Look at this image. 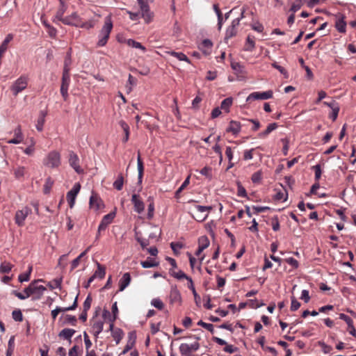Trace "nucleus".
Here are the masks:
<instances>
[{
    "instance_id": "48",
    "label": "nucleus",
    "mask_w": 356,
    "mask_h": 356,
    "mask_svg": "<svg viewBox=\"0 0 356 356\" xmlns=\"http://www.w3.org/2000/svg\"><path fill=\"white\" fill-rule=\"evenodd\" d=\"M254 40L253 38H251L250 35L247 38L245 50L247 51H252L254 48Z\"/></svg>"
},
{
    "instance_id": "61",
    "label": "nucleus",
    "mask_w": 356,
    "mask_h": 356,
    "mask_svg": "<svg viewBox=\"0 0 356 356\" xmlns=\"http://www.w3.org/2000/svg\"><path fill=\"white\" fill-rule=\"evenodd\" d=\"M78 296L74 299V303L72 306L67 307H60V312L74 310L78 306Z\"/></svg>"
},
{
    "instance_id": "33",
    "label": "nucleus",
    "mask_w": 356,
    "mask_h": 356,
    "mask_svg": "<svg viewBox=\"0 0 356 356\" xmlns=\"http://www.w3.org/2000/svg\"><path fill=\"white\" fill-rule=\"evenodd\" d=\"M32 270H33V266H29L28 270L26 273H22L19 275V277H18L19 281L20 282L29 281L30 280V276H31Z\"/></svg>"
},
{
    "instance_id": "57",
    "label": "nucleus",
    "mask_w": 356,
    "mask_h": 356,
    "mask_svg": "<svg viewBox=\"0 0 356 356\" xmlns=\"http://www.w3.org/2000/svg\"><path fill=\"white\" fill-rule=\"evenodd\" d=\"M237 195L239 197H247L246 190L239 182L237 184Z\"/></svg>"
},
{
    "instance_id": "59",
    "label": "nucleus",
    "mask_w": 356,
    "mask_h": 356,
    "mask_svg": "<svg viewBox=\"0 0 356 356\" xmlns=\"http://www.w3.org/2000/svg\"><path fill=\"white\" fill-rule=\"evenodd\" d=\"M197 325L202 326V327H204L205 329H207L211 333H213V332H214L213 325L212 324H211V323H207L205 322H203L202 321H200L197 323Z\"/></svg>"
},
{
    "instance_id": "4",
    "label": "nucleus",
    "mask_w": 356,
    "mask_h": 356,
    "mask_svg": "<svg viewBox=\"0 0 356 356\" xmlns=\"http://www.w3.org/2000/svg\"><path fill=\"white\" fill-rule=\"evenodd\" d=\"M147 1L148 0H137L140 6L141 17L147 24L149 23L153 17V13L150 12Z\"/></svg>"
},
{
    "instance_id": "21",
    "label": "nucleus",
    "mask_w": 356,
    "mask_h": 356,
    "mask_svg": "<svg viewBox=\"0 0 356 356\" xmlns=\"http://www.w3.org/2000/svg\"><path fill=\"white\" fill-rule=\"evenodd\" d=\"M170 303L174 304L181 302V294L176 287L171 289L169 296Z\"/></svg>"
},
{
    "instance_id": "42",
    "label": "nucleus",
    "mask_w": 356,
    "mask_h": 356,
    "mask_svg": "<svg viewBox=\"0 0 356 356\" xmlns=\"http://www.w3.org/2000/svg\"><path fill=\"white\" fill-rule=\"evenodd\" d=\"M64 317V323L65 324H70L72 325L75 326L76 325L77 319L76 316L67 314L63 316Z\"/></svg>"
},
{
    "instance_id": "44",
    "label": "nucleus",
    "mask_w": 356,
    "mask_h": 356,
    "mask_svg": "<svg viewBox=\"0 0 356 356\" xmlns=\"http://www.w3.org/2000/svg\"><path fill=\"white\" fill-rule=\"evenodd\" d=\"M95 24H96V21L94 19H90L86 22H84L81 20V25L79 27L86 29H90L91 28H93L95 26Z\"/></svg>"
},
{
    "instance_id": "38",
    "label": "nucleus",
    "mask_w": 356,
    "mask_h": 356,
    "mask_svg": "<svg viewBox=\"0 0 356 356\" xmlns=\"http://www.w3.org/2000/svg\"><path fill=\"white\" fill-rule=\"evenodd\" d=\"M124 177L122 174H120L117 179L113 183V187L118 191H121L123 188Z\"/></svg>"
},
{
    "instance_id": "10",
    "label": "nucleus",
    "mask_w": 356,
    "mask_h": 356,
    "mask_svg": "<svg viewBox=\"0 0 356 356\" xmlns=\"http://www.w3.org/2000/svg\"><path fill=\"white\" fill-rule=\"evenodd\" d=\"M70 165L79 174L83 172V169L79 165V158L78 155L73 151L69 153Z\"/></svg>"
},
{
    "instance_id": "54",
    "label": "nucleus",
    "mask_w": 356,
    "mask_h": 356,
    "mask_svg": "<svg viewBox=\"0 0 356 356\" xmlns=\"http://www.w3.org/2000/svg\"><path fill=\"white\" fill-rule=\"evenodd\" d=\"M232 69L234 71V75H229L228 76L229 81H236V80H242L243 76L237 75V73L239 71L240 68L234 67V68H232Z\"/></svg>"
},
{
    "instance_id": "56",
    "label": "nucleus",
    "mask_w": 356,
    "mask_h": 356,
    "mask_svg": "<svg viewBox=\"0 0 356 356\" xmlns=\"http://www.w3.org/2000/svg\"><path fill=\"white\" fill-rule=\"evenodd\" d=\"M92 297L90 296V295H88L84 302H83V309L85 310V311H88L91 307V304H92Z\"/></svg>"
},
{
    "instance_id": "58",
    "label": "nucleus",
    "mask_w": 356,
    "mask_h": 356,
    "mask_svg": "<svg viewBox=\"0 0 356 356\" xmlns=\"http://www.w3.org/2000/svg\"><path fill=\"white\" fill-rule=\"evenodd\" d=\"M315 172V180L318 182L322 174L321 167L320 165H316L312 167Z\"/></svg>"
},
{
    "instance_id": "2",
    "label": "nucleus",
    "mask_w": 356,
    "mask_h": 356,
    "mask_svg": "<svg viewBox=\"0 0 356 356\" xmlns=\"http://www.w3.org/2000/svg\"><path fill=\"white\" fill-rule=\"evenodd\" d=\"M42 280H34L30 283L28 287L25 288L24 292H27L29 297L32 296L33 300H39L42 296L46 288L42 285H38V282Z\"/></svg>"
},
{
    "instance_id": "43",
    "label": "nucleus",
    "mask_w": 356,
    "mask_h": 356,
    "mask_svg": "<svg viewBox=\"0 0 356 356\" xmlns=\"http://www.w3.org/2000/svg\"><path fill=\"white\" fill-rule=\"evenodd\" d=\"M68 355L69 356H82V352L78 346L74 345L70 349Z\"/></svg>"
},
{
    "instance_id": "28",
    "label": "nucleus",
    "mask_w": 356,
    "mask_h": 356,
    "mask_svg": "<svg viewBox=\"0 0 356 356\" xmlns=\"http://www.w3.org/2000/svg\"><path fill=\"white\" fill-rule=\"evenodd\" d=\"M75 332L76 331L73 329L65 328L59 332L58 336L59 337L64 338L65 339L70 340Z\"/></svg>"
},
{
    "instance_id": "3",
    "label": "nucleus",
    "mask_w": 356,
    "mask_h": 356,
    "mask_svg": "<svg viewBox=\"0 0 356 356\" xmlns=\"http://www.w3.org/2000/svg\"><path fill=\"white\" fill-rule=\"evenodd\" d=\"M43 164L51 168H57L61 164L60 154L56 151H51L43 159Z\"/></svg>"
},
{
    "instance_id": "25",
    "label": "nucleus",
    "mask_w": 356,
    "mask_h": 356,
    "mask_svg": "<svg viewBox=\"0 0 356 356\" xmlns=\"http://www.w3.org/2000/svg\"><path fill=\"white\" fill-rule=\"evenodd\" d=\"M60 1V7L56 12V18L63 22V19L65 18L64 13L67 9V6L63 0H58Z\"/></svg>"
},
{
    "instance_id": "39",
    "label": "nucleus",
    "mask_w": 356,
    "mask_h": 356,
    "mask_svg": "<svg viewBox=\"0 0 356 356\" xmlns=\"http://www.w3.org/2000/svg\"><path fill=\"white\" fill-rule=\"evenodd\" d=\"M127 44L129 46V47H131L133 48H136V49H141L143 51H145V47L142 45L141 43L138 42H136L134 40H132V39H129L127 40Z\"/></svg>"
},
{
    "instance_id": "49",
    "label": "nucleus",
    "mask_w": 356,
    "mask_h": 356,
    "mask_svg": "<svg viewBox=\"0 0 356 356\" xmlns=\"http://www.w3.org/2000/svg\"><path fill=\"white\" fill-rule=\"evenodd\" d=\"M13 318L15 321L21 322L23 321V315L19 309H15L12 312Z\"/></svg>"
},
{
    "instance_id": "7",
    "label": "nucleus",
    "mask_w": 356,
    "mask_h": 356,
    "mask_svg": "<svg viewBox=\"0 0 356 356\" xmlns=\"http://www.w3.org/2000/svg\"><path fill=\"white\" fill-rule=\"evenodd\" d=\"M273 97V92L268 90L266 92H254L249 95L247 97L246 102L250 103L254 100L259 99H268Z\"/></svg>"
},
{
    "instance_id": "37",
    "label": "nucleus",
    "mask_w": 356,
    "mask_h": 356,
    "mask_svg": "<svg viewBox=\"0 0 356 356\" xmlns=\"http://www.w3.org/2000/svg\"><path fill=\"white\" fill-rule=\"evenodd\" d=\"M233 99L232 97H227L220 104V108L229 112V107L232 105Z\"/></svg>"
},
{
    "instance_id": "53",
    "label": "nucleus",
    "mask_w": 356,
    "mask_h": 356,
    "mask_svg": "<svg viewBox=\"0 0 356 356\" xmlns=\"http://www.w3.org/2000/svg\"><path fill=\"white\" fill-rule=\"evenodd\" d=\"M76 195L74 194H72V193L67 192V200L69 204V206L70 208L73 207L74 202H75V198Z\"/></svg>"
},
{
    "instance_id": "41",
    "label": "nucleus",
    "mask_w": 356,
    "mask_h": 356,
    "mask_svg": "<svg viewBox=\"0 0 356 356\" xmlns=\"http://www.w3.org/2000/svg\"><path fill=\"white\" fill-rule=\"evenodd\" d=\"M13 266L9 262L4 261L1 263L0 266V273H8L12 270Z\"/></svg>"
},
{
    "instance_id": "17",
    "label": "nucleus",
    "mask_w": 356,
    "mask_h": 356,
    "mask_svg": "<svg viewBox=\"0 0 356 356\" xmlns=\"http://www.w3.org/2000/svg\"><path fill=\"white\" fill-rule=\"evenodd\" d=\"M89 204L90 208L98 210L102 206V200L97 193H92L90 197Z\"/></svg>"
},
{
    "instance_id": "13",
    "label": "nucleus",
    "mask_w": 356,
    "mask_h": 356,
    "mask_svg": "<svg viewBox=\"0 0 356 356\" xmlns=\"http://www.w3.org/2000/svg\"><path fill=\"white\" fill-rule=\"evenodd\" d=\"M195 209L197 210V212L198 213H196L195 215L193 216V218L197 220V222H203L208 217V214L202 215V213L209 211L212 209L211 207H205V206H201V205H196Z\"/></svg>"
},
{
    "instance_id": "45",
    "label": "nucleus",
    "mask_w": 356,
    "mask_h": 356,
    "mask_svg": "<svg viewBox=\"0 0 356 356\" xmlns=\"http://www.w3.org/2000/svg\"><path fill=\"white\" fill-rule=\"evenodd\" d=\"M171 54L175 57L177 59L179 60H185L186 61L188 64L191 63V62L189 61V60L188 59L187 56L182 52H175V51H172L171 53Z\"/></svg>"
},
{
    "instance_id": "51",
    "label": "nucleus",
    "mask_w": 356,
    "mask_h": 356,
    "mask_svg": "<svg viewBox=\"0 0 356 356\" xmlns=\"http://www.w3.org/2000/svg\"><path fill=\"white\" fill-rule=\"evenodd\" d=\"M212 169L211 167L206 166L203 168L200 171V174L209 178V179L212 177Z\"/></svg>"
},
{
    "instance_id": "5",
    "label": "nucleus",
    "mask_w": 356,
    "mask_h": 356,
    "mask_svg": "<svg viewBox=\"0 0 356 356\" xmlns=\"http://www.w3.org/2000/svg\"><path fill=\"white\" fill-rule=\"evenodd\" d=\"M28 85V79L25 76H22L17 79L11 87L14 95H17L19 92L24 90Z\"/></svg>"
},
{
    "instance_id": "32",
    "label": "nucleus",
    "mask_w": 356,
    "mask_h": 356,
    "mask_svg": "<svg viewBox=\"0 0 356 356\" xmlns=\"http://www.w3.org/2000/svg\"><path fill=\"white\" fill-rule=\"evenodd\" d=\"M136 342V337H133L132 334L129 335V340L127 345L124 347L122 354H126L128 353L134 346Z\"/></svg>"
},
{
    "instance_id": "11",
    "label": "nucleus",
    "mask_w": 356,
    "mask_h": 356,
    "mask_svg": "<svg viewBox=\"0 0 356 356\" xmlns=\"http://www.w3.org/2000/svg\"><path fill=\"white\" fill-rule=\"evenodd\" d=\"M131 203L134 204V211L136 213L140 214L144 211L145 204L138 194H133L131 196Z\"/></svg>"
},
{
    "instance_id": "55",
    "label": "nucleus",
    "mask_w": 356,
    "mask_h": 356,
    "mask_svg": "<svg viewBox=\"0 0 356 356\" xmlns=\"http://www.w3.org/2000/svg\"><path fill=\"white\" fill-rule=\"evenodd\" d=\"M102 317L105 320H108L109 322H114L116 319V316H112L110 312L104 309L103 311Z\"/></svg>"
},
{
    "instance_id": "23",
    "label": "nucleus",
    "mask_w": 356,
    "mask_h": 356,
    "mask_svg": "<svg viewBox=\"0 0 356 356\" xmlns=\"http://www.w3.org/2000/svg\"><path fill=\"white\" fill-rule=\"evenodd\" d=\"M131 282V275L129 273H124L119 282V291H122Z\"/></svg>"
},
{
    "instance_id": "8",
    "label": "nucleus",
    "mask_w": 356,
    "mask_h": 356,
    "mask_svg": "<svg viewBox=\"0 0 356 356\" xmlns=\"http://www.w3.org/2000/svg\"><path fill=\"white\" fill-rule=\"evenodd\" d=\"M200 344L198 342H195L192 344L181 343L179 346V352L181 356H191L193 351H196L199 349Z\"/></svg>"
},
{
    "instance_id": "60",
    "label": "nucleus",
    "mask_w": 356,
    "mask_h": 356,
    "mask_svg": "<svg viewBox=\"0 0 356 356\" xmlns=\"http://www.w3.org/2000/svg\"><path fill=\"white\" fill-rule=\"evenodd\" d=\"M154 203L153 200H152L148 204V212H147V218L152 219L154 217Z\"/></svg>"
},
{
    "instance_id": "14",
    "label": "nucleus",
    "mask_w": 356,
    "mask_h": 356,
    "mask_svg": "<svg viewBox=\"0 0 356 356\" xmlns=\"http://www.w3.org/2000/svg\"><path fill=\"white\" fill-rule=\"evenodd\" d=\"M115 216V213L111 212V213L105 215L102 218V219L99 225V227H98L99 234L101 233L102 231H104L106 229L107 226L113 222Z\"/></svg>"
},
{
    "instance_id": "36",
    "label": "nucleus",
    "mask_w": 356,
    "mask_h": 356,
    "mask_svg": "<svg viewBox=\"0 0 356 356\" xmlns=\"http://www.w3.org/2000/svg\"><path fill=\"white\" fill-rule=\"evenodd\" d=\"M54 184V181L50 177L46 179L43 188L44 194H48L50 193Z\"/></svg>"
},
{
    "instance_id": "22",
    "label": "nucleus",
    "mask_w": 356,
    "mask_h": 356,
    "mask_svg": "<svg viewBox=\"0 0 356 356\" xmlns=\"http://www.w3.org/2000/svg\"><path fill=\"white\" fill-rule=\"evenodd\" d=\"M241 128V124L239 122H237L235 120H232L229 122V125L227 127L226 131H227V132H231V133H232V134L236 136V135H238V133L240 132Z\"/></svg>"
},
{
    "instance_id": "29",
    "label": "nucleus",
    "mask_w": 356,
    "mask_h": 356,
    "mask_svg": "<svg viewBox=\"0 0 356 356\" xmlns=\"http://www.w3.org/2000/svg\"><path fill=\"white\" fill-rule=\"evenodd\" d=\"M13 171L15 177L18 179L23 178L27 172L26 168L24 166H17L14 168Z\"/></svg>"
},
{
    "instance_id": "24",
    "label": "nucleus",
    "mask_w": 356,
    "mask_h": 356,
    "mask_svg": "<svg viewBox=\"0 0 356 356\" xmlns=\"http://www.w3.org/2000/svg\"><path fill=\"white\" fill-rule=\"evenodd\" d=\"M277 127V124L275 122L269 124L265 131L260 132L258 134V137L260 138H266L273 131L276 129Z\"/></svg>"
},
{
    "instance_id": "27",
    "label": "nucleus",
    "mask_w": 356,
    "mask_h": 356,
    "mask_svg": "<svg viewBox=\"0 0 356 356\" xmlns=\"http://www.w3.org/2000/svg\"><path fill=\"white\" fill-rule=\"evenodd\" d=\"M137 165H138V182L141 183L143 177V173H144V165H143V162L141 159L140 154L139 152H138V158H137Z\"/></svg>"
},
{
    "instance_id": "40",
    "label": "nucleus",
    "mask_w": 356,
    "mask_h": 356,
    "mask_svg": "<svg viewBox=\"0 0 356 356\" xmlns=\"http://www.w3.org/2000/svg\"><path fill=\"white\" fill-rule=\"evenodd\" d=\"M170 247L173 251V253L177 256L179 254V250L184 248V244L181 242H172Z\"/></svg>"
},
{
    "instance_id": "1",
    "label": "nucleus",
    "mask_w": 356,
    "mask_h": 356,
    "mask_svg": "<svg viewBox=\"0 0 356 356\" xmlns=\"http://www.w3.org/2000/svg\"><path fill=\"white\" fill-rule=\"evenodd\" d=\"M112 29L113 22L111 17L110 15H108L105 17L104 24L99 33L97 46L103 47L107 43Z\"/></svg>"
},
{
    "instance_id": "12",
    "label": "nucleus",
    "mask_w": 356,
    "mask_h": 356,
    "mask_svg": "<svg viewBox=\"0 0 356 356\" xmlns=\"http://www.w3.org/2000/svg\"><path fill=\"white\" fill-rule=\"evenodd\" d=\"M81 19L76 13H73L70 15L65 17L63 19V23L66 25L74 26L79 27L81 25Z\"/></svg>"
},
{
    "instance_id": "46",
    "label": "nucleus",
    "mask_w": 356,
    "mask_h": 356,
    "mask_svg": "<svg viewBox=\"0 0 356 356\" xmlns=\"http://www.w3.org/2000/svg\"><path fill=\"white\" fill-rule=\"evenodd\" d=\"M236 34V29L232 26H229L226 30L225 40H228Z\"/></svg>"
},
{
    "instance_id": "30",
    "label": "nucleus",
    "mask_w": 356,
    "mask_h": 356,
    "mask_svg": "<svg viewBox=\"0 0 356 356\" xmlns=\"http://www.w3.org/2000/svg\"><path fill=\"white\" fill-rule=\"evenodd\" d=\"M70 82V69L65 68L63 72L61 86L69 87Z\"/></svg>"
},
{
    "instance_id": "6",
    "label": "nucleus",
    "mask_w": 356,
    "mask_h": 356,
    "mask_svg": "<svg viewBox=\"0 0 356 356\" xmlns=\"http://www.w3.org/2000/svg\"><path fill=\"white\" fill-rule=\"evenodd\" d=\"M31 213V209L27 207H24L21 210H18L16 211L15 216V223L19 227H22L24 225V221L26 217Z\"/></svg>"
},
{
    "instance_id": "50",
    "label": "nucleus",
    "mask_w": 356,
    "mask_h": 356,
    "mask_svg": "<svg viewBox=\"0 0 356 356\" xmlns=\"http://www.w3.org/2000/svg\"><path fill=\"white\" fill-rule=\"evenodd\" d=\"M261 178H262V172L261 170H259L252 174L251 180L253 183L257 184L261 181Z\"/></svg>"
},
{
    "instance_id": "19",
    "label": "nucleus",
    "mask_w": 356,
    "mask_h": 356,
    "mask_svg": "<svg viewBox=\"0 0 356 356\" xmlns=\"http://www.w3.org/2000/svg\"><path fill=\"white\" fill-rule=\"evenodd\" d=\"M104 324V322L100 320L95 321L92 323L91 325V332L93 334L96 339L98 338L99 334L102 332Z\"/></svg>"
},
{
    "instance_id": "26",
    "label": "nucleus",
    "mask_w": 356,
    "mask_h": 356,
    "mask_svg": "<svg viewBox=\"0 0 356 356\" xmlns=\"http://www.w3.org/2000/svg\"><path fill=\"white\" fill-rule=\"evenodd\" d=\"M13 35L12 34H8L6 37L5 38L4 40L2 42L1 44L0 45V57L2 56L3 53L6 52V51L8 49L9 42L13 40Z\"/></svg>"
},
{
    "instance_id": "18",
    "label": "nucleus",
    "mask_w": 356,
    "mask_h": 356,
    "mask_svg": "<svg viewBox=\"0 0 356 356\" xmlns=\"http://www.w3.org/2000/svg\"><path fill=\"white\" fill-rule=\"evenodd\" d=\"M339 318L344 321L347 323L348 327V330L349 333L352 336L356 337V330H355L354 325H353V319L344 314H340Z\"/></svg>"
},
{
    "instance_id": "31",
    "label": "nucleus",
    "mask_w": 356,
    "mask_h": 356,
    "mask_svg": "<svg viewBox=\"0 0 356 356\" xmlns=\"http://www.w3.org/2000/svg\"><path fill=\"white\" fill-rule=\"evenodd\" d=\"M111 334L116 344H118L124 337L123 331L120 328L115 329V330L112 331Z\"/></svg>"
},
{
    "instance_id": "20",
    "label": "nucleus",
    "mask_w": 356,
    "mask_h": 356,
    "mask_svg": "<svg viewBox=\"0 0 356 356\" xmlns=\"http://www.w3.org/2000/svg\"><path fill=\"white\" fill-rule=\"evenodd\" d=\"M212 47H213V43L209 39L204 40L199 44L200 50H201L205 55L209 54L211 53Z\"/></svg>"
},
{
    "instance_id": "9",
    "label": "nucleus",
    "mask_w": 356,
    "mask_h": 356,
    "mask_svg": "<svg viewBox=\"0 0 356 356\" xmlns=\"http://www.w3.org/2000/svg\"><path fill=\"white\" fill-rule=\"evenodd\" d=\"M97 264V270L95 271L94 274L88 279L87 285L86 287H88L90 284L94 281V280L97 277L102 280L104 278L106 275V268L104 266L100 264L99 262L96 261Z\"/></svg>"
},
{
    "instance_id": "64",
    "label": "nucleus",
    "mask_w": 356,
    "mask_h": 356,
    "mask_svg": "<svg viewBox=\"0 0 356 356\" xmlns=\"http://www.w3.org/2000/svg\"><path fill=\"white\" fill-rule=\"evenodd\" d=\"M202 99L200 96H196L195 98L192 102V108L193 109H198L200 107V104L202 102Z\"/></svg>"
},
{
    "instance_id": "52",
    "label": "nucleus",
    "mask_w": 356,
    "mask_h": 356,
    "mask_svg": "<svg viewBox=\"0 0 356 356\" xmlns=\"http://www.w3.org/2000/svg\"><path fill=\"white\" fill-rule=\"evenodd\" d=\"M151 304L156 308H157L159 310H161L163 309L164 305L163 302L159 298H154Z\"/></svg>"
},
{
    "instance_id": "35",
    "label": "nucleus",
    "mask_w": 356,
    "mask_h": 356,
    "mask_svg": "<svg viewBox=\"0 0 356 356\" xmlns=\"http://www.w3.org/2000/svg\"><path fill=\"white\" fill-rule=\"evenodd\" d=\"M210 241L207 236H202L198 239V246L204 250L209 246Z\"/></svg>"
},
{
    "instance_id": "16",
    "label": "nucleus",
    "mask_w": 356,
    "mask_h": 356,
    "mask_svg": "<svg viewBox=\"0 0 356 356\" xmlns=\"http://www.w3.org/2000/svg\"><path fill=\"white\" fill-rule=\"evenodd\" d=\"M14 138L8 140L9 144H19L23 141L24 136L22 131L21 126L18 125L13 131Z\"/></svg>"
},
{
    "instance_id": "34",
    "label": "nucleus",
    "mask_w": 356,
    "mask_h": 356,
    "mask_svg": "<svg viewBox=\"0 0 356 356\" xmlns=\"http://www.w3.org/2000/svg\"><path fill=\"white\" fill-rule=\"evenodd\" d=\"M140 264L144 268H148L157 266L159 263L156 262L152 258L148 257L147 260L141 261Z\"/></svg>"
},
{
    "instance_id": "63",
    "label": "nucleus",
    "mask_w": 356,
    "mask_h": 356,
    "mask_svg": "<svg viewBox=\"0 0 356 356\" xmlns=\"http://www.w3.org/2000/svg\"><path fill=\"white\" fill-rule=\"evenodd\" d=\"M24 293L18 292L17 291H13L12 293L17 297L20 300H25L29 297V294L27 292H24Z\"/></svg>"
},
{
    "instance_id": "62",
    "label": "nucleus",
    "mask_w": 356,
    "mask_h": 356,
    "mask_svg": "<svg viewBox=\"0 0 356 356\" xmlns=\"http://www.w3.org/2000/svg\"><path fill=\"white\" fill-rule=\"evenodd\" d=\"M300 307V303L297 300V299L294 297H291V310L296 311Z\"/></svg>"
},
{
    "instance_id": "47",
    "label": "nucleus",
    "mask_w": 356,
    "mask_h": 356,
    "mask_svg": "<svg viewBox=\"0 0 356 356\" xmlns=\"http://www.w3.org/2000/svg\"><path fill=\"white\" fill-rule=\"evenodd\" d=\"M61 282H62L61 278L54 279L48 284V286L51 289H56V288H60Z\"/></svg>"
},
{
    "instance_id": "15",
    "label": "nucleus",
    "mask_w": 356,
    "mask_h": 356,
    "mask_svg": "<svg viewBox=\"0 0 356 356\" xmlns=\"http://www.w3.org/2000/svg\"><path fill=\"white\" fill-rule=\"evenodd\" d=\"M335 27L339 33H345L346 28V22L345 17L341 13H338L335 16Z\"/></svg>"
}]
</instances>
